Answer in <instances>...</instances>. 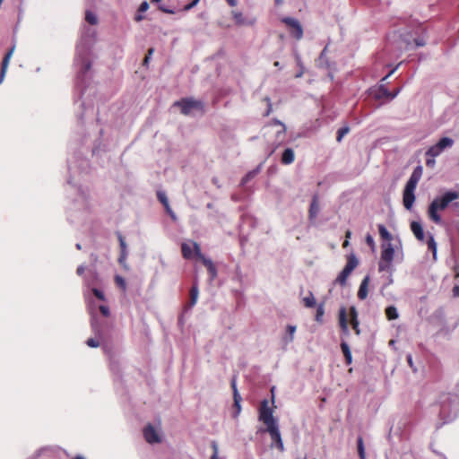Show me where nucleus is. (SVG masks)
<instances>
[{
	"instance_id": "1",
	"label": "nucleus",
	"mask_w": 459,
	"mask_h": 459,
	"mask_svg": "<svg viewBox=\"0 0 459 459\" xmlns=\"http://www.w3.org/2000/svg\"><path fill=\"white\" fill-rule=\"evenodd\" d=\"M459 198V192L447 191L442 196L436 197L429 206L428 215L429 219L437 224L442 221L438 211H443L448 207L449 204Z\"/></svg>"
},
{
	"instance_id": "2",
	"label": "nucleus",
	"mask_w": 459,
	"mask_h": 459,
	"mask_svg": "<svg viewBox=\"0 0 459 459\" xmlns=\"http://www.w3.org/2000/svg\"><path fill=\"white\" fill-rule=\"evenodd\" d=\"M422 171L420 166L416 167L405 185L403 194V203L407 210H411L415 202L414 191L421 178Z\"/></svg>"
},
{
	"instance_id": "3",
	"label": "nucleus",
	"mask_w": 459,
	"mask_h": 459,
	"mask_svg": "<svg viewBox=\"0 0 459 459\" xmlns=\"http://www.w3.org/2000/svg\"><path fill=\"white\" fill-rule=\"evenodd\" d=\"M273 133L275 134V140L273 142L274 145L273 150L271 152L273 153L275 149L284 141L286 136V126L285 125L279 121L278 119H273L272 122L267 124L264 126V136H270Z\"/></svg>"
},
{
	"instance_id": "4",
	"label": "nucleus",
	"mask_w": 459,
	"mask_h": 459,
	"mask_svg": "<svg viewBox=\"0 0 459 459\" xmlns=\"http://www.w3.org/2000/svg\"><path fill=\"white\" fill-rule=\"evenodd\" d=\"M173 106L180 108L181 113L185 116L190 115L193 110H197L201 113H204V102L193 98H182L181 100L175 101Z\"/></svg>"
},
{
	"instance_id": "5",
	"label": "nucleus",
	"mask_w": 459,
	"mask_h": 459,
	"mask_svg": "<svg viewBox=\"0 0 459 459\" xmlns=\"http://www.w3.org/2000/svg\"><path fill=\"white\" fill-rule=\"evenodd\" d=\"M258 420L266 426V429L278 425L277 420L273 417V411L269 407V402L266 399L260 403Z\"/></svg>"
},
{
	"instance_id": "6",
	"label": "nucleus",
	"mask_w": 459,
	"mask_h": 459,
	"mask_svg": "<svg viewBox=\"0 0 459 459\" xmlns=\"http://www.w3.org/2000/svg\"><path fill=\"white\" fill-rule=\"evenodd\" d=\"M359 260L357 259L354 254H351L347 256V263L342 269V271L336 277L334 282L341 285L345 286L347 284V280L353 270L358 266Z\"/></svg>"
},
{
	"instance_id": "7",
	"label": "nucleus",
	"mask_w": 459,
	"mask_h": 459,
	"mask_svg": "<svg viewBox=\"0 0 459 459\" xmlns=\"http://www.w3.org/2000/svg\"><path fill=\"white\" fill-rule=\"evenodd\" d=\"M394 249L392 244L388 243L382 246L381 258L378 264L379 272L389 271L394 260Z\"/></svg>"
},
{
	"instance_id": "8",
	"label": "nucleus",
	"mask_w": 459,
	"mask_h": 459,
	"mask_svg": "<svg viewBox=\"0 0 459 459\" xmlns=\"http://www.w3.org/2000/svg\"><path fill=\"white\" fill-rule=\"evenodd\" d=\"M195 257L200 260L203 264L206 267L210 280L213 281L217 277V269L212 261L209 258H206L201 252L200 245L197 242L193 243Z\"/></svg>"
},
{
	"instance_id": "9",
	"label": "nucleus",
	"mask_w": 459,
	"mask_h": 459,
	"mask_svg": "<svg viewBox=\"0 0 459 459\" xmlns=\"http://www.w3.org/2000/svg\"><path fill=\"white\" fill-rule=\"evenodd\" d=\"M453 144V139L449 137H443L435 145L429 148L426 152V157H437L446 148L452 147Z\"/></svg>"
},
{
	"instance_id": "10",
	"label": "nucleus",
	"mask_w": 459,
	"mask_h": 459,
	"mask_svg": "<svg viewBox=\"0 0 459 459\" xmlns=\"http://www.w3.org/2000/svg\"><path fill=\"white\" fill-rule=\"evenodd\" d=\"M281 22L290 29V35L296 39H301L303 37V29L299 22L294 18L284 17Z\"/></svg>"
},
{
	"instance_id": "11",
	"label": "nucleus",
	"mask_w": 459,
	"mask_h": 459,
	"mask_svg": "<svg viewBox=\"0 0 459 459\" xmlns=\"http://www.w3.org/2000/svg\"><path fill=\"white\" fill-rule=\"evenodd\" d=\"M265 430L269 433V435L271 437L272 446H275V447L280 452H283L284 451V445H283V442H282V439H281V433H280L279 426L276 425V426H273V427H271V428H267Z\"/></svg>"
},
{
	"instance_id": "12",
	"label": "nucleus",
	"mask_w": 459,
	"mask_h": 459,
	"mask_svg": "<svg viewBox=\"0 0 459 459\" xmlns=\"http://www.w3.org/2000/svg\"><path fill=\"white\" fill-rule=\"evenodd\" d=\"M143 437L150 444L160 443L161 441L160 437L152 424H148L144 427Z\"/></svg>"
},
{
	"instance_id": "13",
	"label": "nucleus",
	"mask_w": 459,
	"mask_h": 459,
	"mask_svg": "<svg viewBox=\"0 0 459 459\" xmlns=\"http://www.w3.org/2000/svg\"><path fill=\"white\" fill-rule=\"evenodd\" d=\"M157 198L162 204V205L165 208L166 212L170 216V218L173 221H176V219H177L176 214L172 211V209H171V207H170V205L169 204V200H168V197H167L166 194L164 192H162V191H158L157 192Z\"/></svg>"
},
{
	"instance_id": "14",
	"label": "nucleus",
	"mask_w": 459,
	"mask_h": 459,
	"mask_svg": "<svg viewBox=\"0 0 459 459\" xmlns=\"http://www.w3.org/2000/svg\"><path fill=\"white\" fill-rule=\"evenodd\" d=\"M369 282H370V277H369V275H366L362 279L359 288V290H358V293H357L359 299L364 300L367 299V297L368 295Z\"/></svg>"
},
{
	"instance_id": "15",
	"label": "nucleus",
	"mask_w": 459,
	"mask_h": 459,
	"mask_svg": "<svg viewBox=\"0 0 459 459\" xmlns=\"http://www.w3.org/2000/svg\"><path fill=\"white\" fill-rule=\"evenodd\" d=\"M198 295H199V290H198L197 282L195 281L193 286L190 289V291H189V300L185 305L186 310L192 308L196 304Z\"/></svg>"
},
{
	"instance_id": "16",
	"label": "nucleus",
	"mask_w": 459,
	"mask_h": 459,
	"mask_svg": "<svg viewBox=\"0 0 459 459\" xmlns=\"http://www.w3.org/2000/svg\"><path fill=\"white\" fill-rule=\"evenodd\" d=\"M230 385H231V389L233 392L234 407L237 409V413L238 414L241 411L240 403H241L242 398H241V396L238 391V388H237L236 377H233V378L231 379Z\"/></svg>"
},
{
	"instance_id": "17",
	"label": "nucleus",
	"mask_w": 459,
	"mask_h": 459,
	"mask_svg": "<svg viewBox=\"0 0 459 459\" xmlns=\"http://www.w3.org/2000/svg\"><path fill=\"white\" fill-rule=\"evenodd\" d=\"M231 14L233 19L235 20L236 24L238 26L254 25L255 23V18L247 20L246 18H244L243 13L241 12L234 10L231 12Z\"/></svg>"
},
{
	"instance_id": "18",
	"label": "nucleus",
	"mask_w": 459,
	"mask_h": 459,
	"mask_svg": "<svg viewBox=\"0 0 459 459\" xmlns=\"http://www.w3.org/2000/svg\"><path fill=\"white\" fill-rule=\"evenodd\" d=\"M13 51H14V47L11 48L4 56V59L2 62V66H1V71H0V83L3 82V80L5 76V74H6L8 65H9V62L13 54Z\"/></svg>"
},
{
	"instance_id": "19",
	"label": "nucleus",
	"mask_w": 459,
	"mask_h": 459,
	"mask_svg": "<svg viewBox=\"0 0 459 459\" xmlns=\"http://www.w3.org/2000/svg\"><path fill=\"white\" fill-rule=\"evenodd\" d=\"M194 242L195 241L183 242L181 244L182 256L185 259H192L194 256H195V248H194V246H193Z\"/></svg>"
},
{
	"instance_id": "20",
	"label": "nucleus",
	"mask_w": 459,
	"mask_h": 459,
	"mask_svg": "<svg viewBox=\"0 0 459 459\" xmlns=\"http://www.w3.org/2000/svg\"><path fill=\"white\" fill-rule=\"evenodd\" d=\"M339 325L342 329V332L348 335L350 333L349 326H348V319H347V312L345 307H342L339 311Z\"/></svg>"
},
{
	"instance_id": "21",
	"label": "nucleus",
	"mask_w": 459,
	"mask_h": 459,
	"mask_svg": "<svg viewBox=\"0 0 459 459\" xmlns=\"http://www.w3.org/2000/svg\"><path fill=\"white\" fill-rule=\"evenodd\" d=\"M399 91H400V90L397 89L394 92H391L385 86L381 85L378 88V91H377V92L376 94V98L377 99L386 98V99H389V100H393V99H394L397 96Z\"/></svg>"
},
{
	"instance_id": "22",
	"label": "nucleus",
	"mask_w": 459,
	"mask_h": 459,
	"mask_svg": "<svg viewBox=\"0 0 459 459\" xmlns=\"http://www.w3.org/2000/svg\"><path fill=\"white\" fill-rule=\"evenodd\" d=\"M351 325L357 335L360 334L359 322L358 319V312L355 307L350 308Z\"/></svg>"
},
{
	"instance_id": "23",
	"label": "nucleus",
	"mask_w": 459,
	"mask_h": 459,
	"mask_svg": "<svg viewBox=\"0 0 459 459\" xmlns=\"http://www.w3.org/2000/svg\"><path fill=\"white\" fill-rule=\"evenodd\" d=\"M411 230L418 240H420V241L424 240L425 235H424L423 228L420 222L412 221L411 223Z\"/></svg>"
},
{
	"instance_id": "24",
	"label": "nucleus",
	"mask_w": 459,
	"mask_h": 459,
	"mask_svg": "<svg viewBox=\"0 0 459 459\" xmlns=\"http://www.w3.org/2000/svg\"><path fill=\"white\" fill-rule=\"evenodd\" d=\"M295 153L291 148H287L281 154V162L283 165H290L294 162Z\"/></svg>"
},
{
	"instance_id": "25",
	"label": "nucleus",
	"mask_w": 459,
	"mask_h": 459,
	"mask_svg": "<svg viewBox=\"0 0 459 459\" xmlns=\"http://www.w3.org/2000/svg\"><path fill=\"white\" fill-rule=\"evenodd\" d=\"M318 212H319L318 197H317V195H314L312 202L310 204L309 211H308L309 220H315L318 214Z\"/></svg>"
},
{
	"instance_id": "26",
	"label": "nucleus",
	"mask_w": 459,
	"mask_h": 459,
	"mask_svg": "<svg viewBox=\"0 0 459 459\" xmlns=\"http://www.w3.org/2000/svg\"><path fill=\"white\" fill-rule=\"evenodd\" d=\"M341 349L343 353L346 364L351 365L352 362V356L348 343L346 342H342Z\"/></svg>"
},
{
	"instance_id": "27",
	"label": "nucleus",
	"mask_w": 459,
	"mask_h": 459,
	"mask_svg": "<svg viewBox=\"0 0 459 459\" xmlns=\"http://www.w3.org/2000/svg\"><path fill=\"white\" fill-rule=\"evenodd\" d=\"M385 316L388 320H394L398 318V312L395 307L389 306L385 308Z\"/></svg>"
},
{
	"instance_id": "28",
	"label": "nucleus",
	"mask_w": 459,
	"mask_h": 459,
	"mask_svg": "<svg viewBox=\"0 0 459 459\" xmlns=\"http://www.w3.org/2000/svg\"><path fill=\"white\" fill-rule=\"evenodd\" d=\"M302 301L306 307H314L316 306V299L312 292H309L308 296L303 298Z\"/></svg>"
},
{
	"instance_id": "29",
	"label": "nucleus",
	"mask_w": 459,
	"mask_h": 459,
	"mask_svg": "<svg viewBox=\"0 0 459 459\" xmlns=\"http://www.w3.org/2000/svg\"><path fill=\"white\" fill-rule=\"evenodd\" d=\"M358 454L360 459H366V453L362 437H359L357 440Z\"/></svg>"
},
{
	"instance_id": "30",
	"label": "nucleus",
	"mask_w": 459,
	"mask_h": 459,
	"mask_svg": "<svg viewBox=\"0 0 459 459\" xmlns=\"http://www.w3.org/2000/svg\"><path fill=\"white\" fill-rule=\"evenodd\" d=\"M378 232H379L380 237L383 239L388 240V241H390L392 239L391 233L386 230V228L384 225H382V224L378 225Z\"/></svg>"
},
{
	"instance_id": "31",
	"label": "nucleus",
	"mask_w": 459,
	"mask_h": 459,
	"mask_svg": "<svg viewBox=\"0 0 459 459\" xmlns=\"http://www.w3.org/2000/svg\"><path fill=\"white\" fill-rule=\"evenodd\" d=\"M427 245H428L429 250H430L433 253V256H434V258H436L437 243H436L433 236H429V239L427 240Z\"/></svg>"
},
{
	"instance_id": "32",
	"label": "nucleus",
	"mask_w": 459,
	"mask_h": 459,
	"mask_svg": "<svg viewBox=\"0 0 459 459\" xmlns=\"http://www.w3.org/2000/svg\"><path fill=\"white\" fill-rule=\"evenodd\" d=\"M85 20L88 23L95 25L98 23L97 16L91 11H87L85 13Z\"/></svg>"
},
{
	"instance_id": "33",
	"label": "nucleus",
	"mask_w": 459,
	"mask_h": 459,
	"mask_svg": "<svg viewBox=\"0 0 459 459\" xmlns=\"http://www.w3.org/2000/svg\"><path fill=\"white\" fill-rule=\"evenodd\" d=\"M350 131L348 126L342 127L337 131L336 140L337 142H341L345 134H347Z\"/></svg>"
},
{
	"instance_id": "34",
	"label": "nucleus",
	"mask_w": 459,
	"mask_h": 459,
	"mask_svg": "<svg viewBox=\"0 0 459 459\" xmlns=\"http://www.w3.org/2000/svg\"><path fill=\"white\" fill-rule=\"evenodd\" d=\"M264 101H266L267 103V108L266 110L264 111V113L263 114L264 117H268L271 115V113L273 112V105H272V102H271V100L270 98L268 97H265L264 99Z\"/></svg>"
},
{
	"instance_id": "35",
	"label": "nucleus",
	"mask_w": 459,
	"mask_h": 459,
	"mask_svg": "<svg viewBox=\"0 0 459 459\" xmlns=\"http://www.w3.org/2000/svg\"><path fill=\"white\" fill-rule=\"evenodd\" d=\"M258 170H252L249 171L243 178H242V185L247 184L251 178H253L256 174Z\"/></svg>"
},
{
	"instance_id": "36",
	"label": "nucleus",
	"mask_w": 459,
	"mask_h": 459,
	"mask_svg": "<svg viewBox=\"0 0 459 459\" xmlns=\"http://www.w3.org/2000/svg\"><path fill=\"white\" fill-rule=\"evenodd\" d=\"M92 293L93 295L100 300H104L105 299V296H104V293L100 290L99 289H96V288H93L92 289Z\"/></svg>"
},
{
	"instance_id": "37",
	"label": "nucleus",
	"mask_w": 459,
	"mask_h": 459,
	"mask_svg": "<svg viewBox=\"0 0 459 459\" xmlns=\"http://www.w3.org/2000/svg\"><path fill=\"white\" fill-rule=\"evenodd\" d=\"M86 343L89 347H91V348H96V347L100 346V342L93 338L88 339Z\"/></svg>"
},
{
	"instance_id": "38",
	"label": "nucleus",
	"mask_w": 459,
	"mask_h": 459,
	"mask_svg": "<svg viewBox=\"0 0 459 459\" xmlns=\"http://www.w3.org/2000/svg\"><path fill=\"white\" fill-rule=\"evenodd\" d=\"M435 158L436 157H427L426 159V166L428 168H434L435 167V164H436V161H435Z\"/></svg>"
},
{
	"instance_id": "39",
	"label": "nucleus",
	"mask_w": 459,
	"mask_h": 459,
	"mask_svg": "<svg viewBox=\"0 0 459 459\" xmlns=\"http://www.w3.org/2000/svg\"><path fill=\"white\" fill-rule=\"evenodd\" d=\"M148 9H149V4H148L146 1H144V2H143V3L140 4V6H139V8H138V13H144V12H146Z\"/></svg>"
},
{
	"instance_id": "40",
	"label": "nucleus",
	"mask_w": 459,
	"mask_h": 459,
	"mask_svg": "<svg viewBox=\"0 0 459 459\" xmlns=\"http://www.w3.org/2000/svg\"><path fill=\"white\" fill-rule=\"evenodd\" d=\"M100 312L104 316H109V308L107 306H104V305L100 306Z\"/></svg>"
},
{
	"instance_id": "41",
	"label": "nucleus",
	"mask_w": 459,
	"mask_h": 459,
	"mask_svg": "<svg viewBox=\"0 0 459 459\" xmlns=\"http://www.w3.org/2000/svg\"><path fill=\"white\" fill-rule=\"evenodd\" d=\"M153 51H154V50H153V48H150V49L148 50V53H147V55L145 56L144 59H143V65H148L149 60H150V57H151V56L152 55Z\"/></svg>"
},
{
	"instance_id": "42",
	"label": "nucleus",
	"mask_w": 459,
	"mask_h": 459,
	"mask_svg": "<svg viewBox=\"0 0 459 459\" xmlns=\"http://www.w3.org/2000/svg\"><path fill=\"white\" fill-rule=\"evenodd\" d=\"M323 315H324V308L322 306H319V307L316 310V320L320 321Z\"/></svg>"
},
{
	"instance_id": "43",
	"label": "nucleus",
	"mask_w": 459,
	"mask_h": 459,
	"mask_svg": "<svg viewBox=\"0 0 459 459\" xmlns=\"http://www.w3.org/2000/svg\"><path fill=\"white\" fill-rule=\"evenodd\" d=\"M287 331L289 332L290 335V340L293 339V334L296 331V326L294 325H288L287 327Z\"/></svg>"
},
{
	"instance_id": "44",
	"label": "nucleus",
	"mask_w": 459,
	"mask_h": 459,
	"mask_svg": "<svg viewBox=\"0 0 459 459\" xmlns=\"http://www.w3.org/2000/svg\"><path fill=\"white\" fill-rule=\"evenodd\" d=\"M366 243H367L369 247H373L375 246L374 239H373V238H372L370 235H368V236L366 237Z\"/></svg>"
},
{
	"instance_id": "45",
	"label": "nucleus",
	"mask_w": 459,
	"mask_h": 459,
	"mask_svg": "<svg viewBox=\"0 0 459 459\" xmlns=\"http://www.w3.org/2000/svg\"><path fill=\"white\" fill-rule=\"evenodd\" d=\"M116 281L117 283L121 286L122 288H125L126 287V282L124 281V279L120 276H117L116 277Z\"/></svg>"
},
{
	"instance_id": "46",
	"label": "nucleus",
	"mask_w": 459,
	"mask_h": 459,
	"mask_svg": "<svg viewBox=\"0 0 459 459\" xmlns=\"http://www.w3.org/2000/svg\"><path fill=\"white\" fill-rule=\"evenodd\" d=\"M199 1L200 0H193L191 3H189L188 4L186 5L185 9L186 10L192 9L194 6H195L198 4Z\"/></svg>"
},
{
	"instance_id": "47",
	"label": "nucleus",
	"mask_w": 459,
	"mask_h": 459,
	"mask_svg": "<svg viewBox=\"0 0 459 459\" xmlns=\"http://www.w3.org/2000/svg\"><path fill=\"white\" fill-rule=\"evenodd\" d=\"M85 269L86 268H85L84 265H80V266L77 267L76 273L81 276V275H82L84 273Z\"/></svg>"
},
{
	"instance_id": "48",
	"label": "nucleus",
	"mask_w": 459,
	"mask_h": 459,
	"mask_svg": "<svg viewBox=\"0 0 459 459\" xmlns=\"http://www.w3.org/2000/svg\"><path fill=\"white\" fill-rule=\"evenodd\" d=\"M211 446H212V448L213 450L212 455H218V445H217V443L215 441H212Z\"/></svg>"
},
{
	"instance_id": "49",
	"label": "nucleus",
	"mask_w": 459,
	"mask_h": 459,
	"mask_svg": "<svg viewBox=\"0 0 459 459\" xmlns=\"http://www.w3.org/2000/svg\"><path fill=\"white\" fill-rule=\"evenodd\" d=\"M144 19V16L142 14V13H137L134 16V21L139 22Z\"/></svg>"
},
{
	"instance_id": "50",
	"label": "nucleus",
	"mask_w": 459,
	"mask_h": 459,
	"mask_svg": "<svg viewBox=\"0 0 459 459\" xmlns=\"http://www.w3.org/2000/svg\"><path fill=\"white\" fill-rule=\"evenodd\" d=\"M118 239H119L121 249L124 250L126 248L125 239L121 235L118 236Z\"/></svg>"
},
{
	"instance_id": "51",
	"label": "nucleus",
	"mask_w": 459,
	"mask_h": 459,
	"mask_svg": "<svg viewBox=\"0 0 459 459\" xmlns=\"http://www.w3.org/2000/svg\"><path fill=\"white\" fill-rule=\"evenodd\" d=\"M406 359H407V362H408L409 366H410L411 368H413V370L415 371V370H416V368H414L411 355H408Z\"/></svg>"
},
{
	"instance_id": "52",
	"label": "nucleus",
	"mask_w": 459,
	"mask_h": 459,
	"mask_svg": "<svg viewBox=\"0 0 459 459\" xmlns=\"http://www.w3.org/2000/svg\"><path fill=\"white\" fill-rule=\"evenodd\" d=\"M415 44L417 47H423L425 45V41L422 39H416Z\"/></svg>"
},
{
	"instance_id": "53",
	"label": "nucleus",
	"mask_w": 459,
	"mask_h": 459,
	"mask_svg": "<svg viewBox=\"0 0 459 459\" xmlns=\"http://www.w3.org/2000/svg\"><path fill=\"white\" fill-rule=\"evenodd\" d=\"M453 294H454L455 297H458L459 296V286L458 285H455L453 288Z\"/></svg>"
},
{
	"instance_id": "54",
	"label": "nucleus",
	"mask_w": 459,
	"mask_h": 459,
	"mask_svg": "<svg viewBox=\"0 0 459 459\" xmlns=\"http://www.w3.org/2000/svg\"><path fill=\"white\" fill-rule=\"evenodd\" d=\"M159 9H160L161 12L165 13H173V11L169 10V9L165 8L164 6H162V5H160V6L159 7Z\"/></svg>"
},
{
	"instance_id": "55",
	"label": "nucleus",
	"mask_w": 459,
	"mask_h": 459,
	"mask_svg": "<svg viewBox=\"0 0 459 459\" xmlns=\"http://www.w3.org/2000/svg\"><path fill=\"white\" fill-rule=\"evenodd\" d=\"M227 3L230 6H235L237 4V0H227Z\"/></svg>"
},
{
	"instance_id": "56",
	"label": "nucleus",
	"mask_w": 459,
	"mask_h": 459,
	"mask_svg": "<svg viewBox=\"0 0 459 459\" xmlns=\"http://www.w3.org/2000/svg\"><path fill=\"white\" fill-rule=\"evenodd\" d=\"M351 230H347V231H346V233H345V238H346V239H348V240H349V238H351Z\"/></svg>"
},
{
	"instance_id": "57",
	"label": "nucleus",
	"mask_w": 459,
	"mask_h": 459,
	"mask_svg": "<svg viewBox=\"0 0 459 459\" xmlns=\"http://www.w3.org/2000/svg\"><path fill=\"white\" fill-rule=\"evenodd\" d=\"M349 246V240L348 239H345L343 244H342V247L345 248Z\"/></svg>"
},
{
	"instance_id": "58",
	"label": "nucleus",
	"mask_w": 459,
	"mask_h": 459,
	"mask_svg": "<svg viewBox=\"0 0 459 459\" xmlns=\"http://www.w3.org/2000/svg\"><path fill=\"white\" fill-rule=\"evenodd\" d=\"M275 4H276L277 5H280V4H282V0H275Z\"/></svg>"
},
{
	"instance_id": "59",
	"label": "nucleus",
	"mask_w": 459,
	"mask_h": 459,
	"mask_svg": "<svg viewBox=\"0 0 459 459\" xmlns=\"http://www.w3.org/2000/svg\"><path fill=\"white\" fill-rule=\"evenodd\" d=\"M211 459H220L217 455H212Z\"/></svg>"
},
{
	"instance_id": "60",
	"label": "nucleus",
	"mask_w": 459,
	"mask_h": 459,
	"mask_svg": "<svg viewBox=\"0 0 459 459\" xmlns=\"http://www.w3.org/2000/svg\"><path fill=\"white\" fill-rule=\"evenodd\" d=\"M74 459H85V458L82 455H76Z\"/></svg>"
},
{
	"instance_id": "61",
	"label": "nucleus",
	"mask_w": 459,
	"mask_h": 459,
	"mask_svg": "<svg viewBox=\"0 0 459 459\" xmlns=\"http://www.w3.org/2000/svg\"><path fill=\"white\" fill-rule=\"evenodd\" d=\"M161 0H152V3H160Z\"/></svg>"
},
{
	"instance_id": "62",
	"label": "nucleus",
	"mask_w": 459,
	"mask_h": 459,
	"mask_svg": "<svg viewBox=\"0 0 459 459\" xmlns=\"http://www.w3.org/2000/svg\"><path fill=\"white\" fill-rule=\"evenodd\" d=\"M279 65H280V64H279V62H278V61L274 62V65H275V66H279Z\"/></svg>"
},
{
	"instance_id": "63",
	"label": "nucleus",
	"mask_w": 459,
	"mask_h": 459,
	"mask_svg": "<svg viewBox=\"0 0 459 459\" xmlns=\"http://www.w3.org/2000/svg\"><path fill=\"white\" fill-rule=\"evenodd\" d=\"M77 248L80 249L81 246L79 244L76 245Z\"/></svg>"
}]
</instances>
